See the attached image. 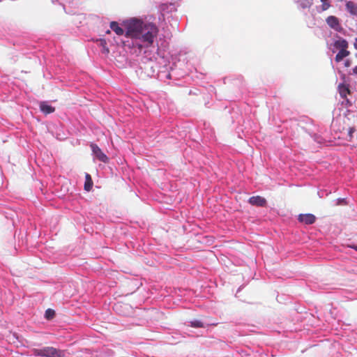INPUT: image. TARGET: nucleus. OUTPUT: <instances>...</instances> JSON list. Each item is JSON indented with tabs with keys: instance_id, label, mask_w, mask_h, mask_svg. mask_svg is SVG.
I'll return each mask as SVG.
<instances>
[{
	"instance_id": "obj_1",
	"label": "nucleus",
	"mask_w": 357,
	"mask_h": 357,
	"mask_svg": "<svg viewBox=\"0 0 357 357\" xmlns=\"http://www.w3.org/2000/svg\"><path fill=\"white\" fill-rule=\"evenodd\" d=\"M158 29L154 23L144 22L142 20L135 18V40L142 41L144 45H138L139 49L143 46L150 47L153 43L155 38L158 36Z\"/></svg>"
},
{
	"instance_id": "obj_2",
	"label": "nucleus",
	"mask_w": 357,
	"mask_h": 357,
	"mask_svg": "<svg viewBox=\"0 0 357 357\" xmlns=\"http://www.w3.org/2000/svg\"><path fill=\"white\" fill-rule=\"evenodd\" d=\"M334 127L337 131L346 135L344 137L347 140L351 141L353 138V133L356 130L357 117L354 113L347 111L344 115L336 119Z\"/></svg>"
},
{
	"instance_id": "obj_3",
	"label": "nucleus",
	"mask_w": 357,
	"mask_h": 357,
	"mask_svg": "<svg viewBox=\"0 0 357 357\" xmlns=\"http://www.w3.org/2000/svg\"><path fill=\"white\" fill-rule=\"evenodd\" d=\"M33 354L43 357H65V351L52 347H45L40 349H34Z\"/></svg>"
},
{
	"instance_id": "obj_4",
	"label": "nucleus",
	"mask_w": 357,
	"mask_h": 357,
	"mask_svg": "<svg viewBox=\"0 0 357 357\" xmlns=\"http://www.w3.org/2000/svg\"><path fill=\"white\" fill-rule=\"evenodd\" d=\"M113 309L118 314L126 315L130 312L131 306L128 304L122 302H118L114 304Z\"/></svg>"
},
{
	"instance_id": "obj_5",
	"label": "nucleus",
	"mask_w": 357,
	"mask_h": 357,
	"mask_svg": "<svg viewBox=\"0 0 357 357\" xmlns=\"http://www.w3.org/2000/svg\"><path fill=\"white\" fill-rule=\"evenodd\" d=\"M91 148L93 154L100 161L105 163L109 161L108 157L102 151V150L98 147V145L95 144H91Z\"/></svg>"
},
{
	"instance_id": "obj_6",
	"label": "nucleus",
	"mask_w": 357,
	"mask_h": 357,
	"mask_svg": "<svg viewBox=\"0 0 357 357\" xmlns=\"http://www.w3.org/2000/svg\"><path fill=\"white\" fill-rule=\"evenodd\" d=\"M326 21L328 25L334 30L338 32H341L343 30V28L340 24L338 18L335 16H329L326 18Z\"/></svg>"
},
{
	"instance_id": "obj_7",
	"label": "nucleus",
	"mask_w": 357,
	"mask_h": 357,
	"mask_svg": "<svg viewBox=\"0 0 357 357\" xmlns=\"http://www.w3.org/2000/svg\"><path fill=\"white\" fill-rule=\"evenodd\" d=\"M333 48H331V51L333 52H335L336 50H341L344 49H347L349 47L348 42L340 37H338V39L335 40L332 44Z\"/></svg>"
},
{
	"instance_id": "obj_8",
	"label": "nucleus",
	"mask_w": 357,
	"mask_h": 357,
	"mask_svg": "<svg viewBox=\"0 0 357 357\" xmlns=\"http://www.w3.org/2000/svg\"><path fill=\"white\" fill-rule=\"evenodd\" d=\"M248 202L252 206L261 207L266 206L267 204L266 199L259 195L250 197Z\"/></svg>"
},
{
	"instance_id": "obj_9",
	"label": "nucleus",
	"mask_w": 357,
	"mask_h": 357,
	"mask_svg": "<svg viewBox=\"0 0 357 357\" xmlns=\"http://www.w3.org/2000/svg\"><path fill=\"white\" fill-rule=\"evenodd\" d=\"M298 220L305 225H312L316 220V217L311 213L301 214L298 215Z\"/></svg>"
},
{
	"instance_id": "obj_10",
	"label": "nucleus",
	"mask_w": 357,
	"mask_h": 357,
	"mask_svg": "<svg viewBox=\"0 0 357 357\" xmlns=\"http://www.w3.org/2000/svg\"><path fill=\"white\" fill-rule=\"evenodd\" d=\"M124 26L126 28V36L130 38H134V19H131L127 24L124 22Z\"/></svg>"
},
{
	"instance_id": "obj_11",
	"label": "nucleus",
	"mask_w": 357,
	"mask_h": 357,
	"mask_svg": "<svg viewBox=\"0 0 357 357\" xmlns=\"http://www.w3.org/2000/svg\"><path fill=\"white\" fill-rule=\"evenodd\" d=\"M349 54L350 52L348 51L347 49L339 50L338 53L335 56V62L339 63Z\"/></svg>"
},
{
	"instance_id": "obj_12",
	"label": "nucleus",
	"mask_w": 357,
	"mask_h": 357,
	"mask_svg": "<svg viewBox=\"0 0 357 357\" xmlns=\"http://www.w3.org/2000/svg\"><path fill=\"white\" fill-rule=\"evenodd\" d=\"M40 109L45 114H51L55 111L54 107L47 105L45 102L40 103Z\"/></svg>"
},
{
	"instance_id": "obj_13",
	"label": "nucleus",
	"mask_w": 357,
	"mask_h": 357,
	"mask_svg": "<svg viewBox=\"0 0 357 357\" xmlns=\"http://www.w3.org/2000/svg\"><path fill=\"white\" fill-rule=\"evenodd\" d=\"M346 8L351 15H357V3L351 1H347Z\"/></svg>"
},
{
	"instance_id": "obj_14",
	"label": "nucleus",
	"mask_w": 357,
	"mask_h": 357,
	"mask_svg": "<svg viewBox=\"0 0 357 357\" xmlns=\"http://www.w3.org/2000/svg\"><path fill=\"white\" fill-rule=\"evenodd\" d=\"M338 89L340 96L343 98H346L347 94L350 93V90L347 85L343 84H340L338 86Z\"/></svg>"
},
{
	"instance_id": "obj_15",
	"label": "nucleus",
	"mask_w": 357,
	"mask_h": 357,
	"mask_svg": "<svg viewBox=\"0 0 357 357\" xmlns=\"http://www.w3.org/2000/svg\"><path fill=\"white\" fill-rule=\"evenodd\" d=\"M110 28L118 35L121 36L124 33L125 31L123 29L120 27L117 22H112L110 23Z\"/></svg>"
},
{
	"instance_id": "obj_16",
	"label": "nucleus",
	"mask_w": 357,
	"mask_h": 357,
	"mask_svg": "<svg viewBox=\"0 0 357 357\" xmlns=\"http://www.w3.org/2000/svg\"><path fill=\"white\" fill-rule=\"evenodd\" d=\"M93 186V181L92 178L89 174H86L85 175V183H84V190L86 191H90Z\"/></svg>"
},
{
	"instance_id": "obj_17",
	"label": "nucleus",
	"mask_w": 357,
	"mask_h": 357,
	"mask_svg": "<svg viewBox=\"0 0 357 357\" xmlns=\"http://www.w3.org/2000/svg\"><path fill=\"white\" fill-rule=\"evenodd\" d=\"M100 45L102 47L101 52L104 54H108L109 52V48L107 47V43L105 40L100 39Z\"/></svg>"
},
{
	"instance_id": "obj_18",
	"label": "nucleus",
	"mask_w": 357,
	"mask_h": 357,
	"mask_svg": "<svg viewBox=\"0 0 357 357\" xmlns=\"http://www.w3.org/2000/svg\"><path fill=\"white\" fill-rule=\"evenodd\" d=\"M55 316V312L54 310L52 309H47L45 311V317L47 319L50 320L54 317Z\"/></svg>"
},
{
	"instance_id": "obj_19",
	"label": "nucleus",
	"mask_w": 357,
	"mask_h": 357,
	"mask_svg": "<svg viewBox=\"0 0 357 357\" xmlns=\"http://www.w3.org/2000/svg\"><path fill=\"white\" fill-rule=\"evenodd\" d=\"M190 326L194 328H202L204 327V324L199 320H195L190 322Z\"/></svg>"
},
{
	"instance_id": "obj_20",
	"label": "nucleus",
	"mask_w": 357,
	"mask_h": 357,
	"mask_svg": "<svg viewBox=\"0 0 357 357\" xmlns=\"http://www.w3.org/2000/svg\"><path fill=\"white\" fill-rule=\"evenodd\" d=\"M330 7V4L327 2H324L322 4V10H326Z\"/></svg>"
},
{
	"instance_id": "obj_21",
	"label": "nucleus",
	"mask_w": 357,
	"mask_h": 357,
	"mask_svg": "<svg viewBox=\"0 0 357 357\" xmlns=\"http://www.w3.org/2000/svg\"><path fill=\"white\" fill-rule=\"evenodd\" d=\"M353 73L354 74H356L357 75V66L354 67V69H353Z\"/></svg>"
},
{
	"instance_id": "obj_22",
	"label": "nucleus",
	"mask_w": 357,
	"mask_h": 357,
	"mask_svg": "<svg viewBox=\"0 0 357 357\" xmlns=\"http://www.w3.org/2000/svg\"><path fill=\"white\" fill-rule=\"evenodd\" d=\"M354 47L357 50V38H356V40L354 43Z\"/></svg>"
},
{
	"instance_id": "obj_23",
	"label": "nucleus",
	"mask_w": 357,
	"mask_h": 357,
	"mask_svg": "<svg viewBox=\"0 0 357 357\" xmlns=\"http://www.w3.org/2000/svg\"><path fill=\"white\" fill-rule=\"evenodd\" d=\"M350 247L357 251V245H351Z\"/></svg>"
},
{
	"instance_id": "obj_24",
	"label": "nucleus",
	"mask_w": 357,
	"mask_h": 357,
	"mask_svg": "<svg viewBox=\"0 0 357 357\" xmlns=\"http://www.w3.org/2000/svg\"><path fill=\"white\" fill-rule=\"evenodd\" d=\"M345 66H349V61H347L345 62Z\"/></svg>"
},
{
	"instance_id": "obj_25",
	"label": "nucleus",
	"mask_w": 357,
	"mask_h": 357,
	"mask_svg": "<svg viewBox=\"0 0 357 357\" xmlns=\"http://www.w3.org/2000/svg\"><path fill=\"white\" fill-rule=\"evenodd\" d=\"M328 0H321L322 3L326 2Z\"/></svg>"
},
{
	"instance_id": "obj_26",
	"label": "nucleus",
	"mask_w": 357,
	"mask_h": 357,
	"mask_svg": "<svg viewBox=\"0 0 357 357\" xmlns=\"http://www.w3.org/2000/svg\"><path fill=\"white\" fill-rule=\"evenodd\" d=\"M106 33H110V31H109V30H107V31H106Z\"/></svg>"
}]
</instances>
